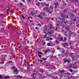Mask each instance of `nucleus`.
Returning a JSON list of instances; mask_svg holds the SVG:
<instances>
[{
	"label": "nucleus",
	"instance_id": "obj_1",
	"mask_svg": "<svg viewBox=\"0 0 79 79\" xmlns=\"http://www.w3.org/2000/svg\"><path fill=\"white\" fill-rule=\"evenodd\" d=\"M76 64H77V62H75L74 64H73H73L70 65L69 67H68V68H74L75 69H77V66H74V65Z\"/></svg>",
	"mask_w": 79,
	"mask_h": 79
},
{
	"label": "nucleus",
	"instance_id": "obj_2",
	"mask_svg": "<svg viewBox=\"0 0 79 79\" xmlns=\"http://www.w3.org/2000/svg\"><path fill=\"white\" fill-rule=\"evenodd\" d=\"M39 76V73H33L32 76H31V77L32 78V79H35L36 77V76Z\"/></svg>",
	"mask_w": 79,
	"mask_h": 79
},
{
	"label": "nucleus",
	"instance_id": "obj_3",
	"mask_svg": "<svg viewBox=\"0 0 79 79\" xmlns=\"http://www.w3.org/2000/svg\"><path fill=\"white\" fill-rule=\"evenodd\" d=\"M70 63V60L68 59H64V60L63 63Z\"/></svg>",
	"mask_w": 79,
	"mask_h": 79
},
{
	"label": "nucleus",
	"instance_id": "obj_4",
	"mask_svg": "<svg viewBox=\"0 0 79 79\" xmlns=\"http://www.w3.org/2000/svg\"><path fill=\"white\" fill-rule=\"evenodd\" d=\"M62 45L64 47L66 48V47H67L68 45V43H63Z\"/></svg>",
	"mask_w": 79,
	"mask_h": 79
},
{
	"label": "nucleus",
	"instance_id": "obj_5",
	"mask_svg": "<svg viewBox=\"0 0 79 79\" xmlns=\"http://www.w3.org/2000/svg\"><path fill=\"white\" fill-rule=\"evenodd\" d=\"M68 51L67 50L66 52L65 50H64L62 52V53H64V55H67V52Z\"/></svg>",
	"mask_w": 79,
	"mask_h": 79
},
{
	"label": "nucleus",
	"instance_id": "obj_6",
	"mask_svg": "<svg viewBox=\"0 0 79 79\" xmlns=\"http://www.w3.org/2000/svg\"><path fill=\"white\" fill-rule=\"evenodd\" d=\"M27 69H32V67H31V65L30 64H27Z\"/></svg>",
	"mask_w": 79,
	"mask_h": 79
},
{
	"label": "nucleus",
	"instance_id": "obj_7",
	"mask_svg": "<svg viewBox=\"0 0 79 79\" xmlns=\"http://www.w3.org/2000/svg\"><path fill=\"white\" fill-rule=\"evenodd\" d=\"M17 5L19 7H21V6H22L23 5L21 3H19L17 4Z\"/></svg>",
	"mask_w": 79,
	"mask_h": 79
},
{
	"label": "nucleus",
	"instance_id": "obj_8",
	"mask_svg": "<svg viewBox=\"0 0 79 79\" xmlns=\"http://www.w3.org/2000/svg\"><path fill=\"white\" fill-rule=\"evenodd\" d=\"M47 11L49 14H52V10H48Z\"/></svg>",
	"mask_w": 79,
	"mask_h": 79
},
{
	"label": "nucleus",
	"instance_id": "obj_9",
	"mask_svg": "<svg viewBox=\"0 0 79 79\" xmlns=\"http://www.w3.org/2000/svg\"><path fill=\"white\" fill-rule=\"evenodd\" d=\"M38 17L40 19H43V16H41L40 15H38Z\"/></svg>",
	"mask_w": 79,
	"mask_h": 79
},
{
	"label": "nucleus",
	"instance_id": "obj_10",
	"mask_svg": "<svg viewBox=\"0 0 79 79\" xmlns=\"http://www.w3.org/2000/svg\"><path fill=\"white\" fill-rule=\"evenodd\" d=\"M49 29H52L53 28V26H52V24H50V26L48 27Z\"/></svg>",
	"mask_w": 79,
	"mask_h": 79
},
{
	"label": "nucleus",
	"instance_id": "obj_11",
	"mask_svg": "<svg viewBox=\"0 0 79 79\" xmlns=\"http://www.w3.org/2000/svg\"><path fill=\"white\" fill-rule=\"evenodd\" d=\"M27 63H26V62H24L23 64V66H27Z\"/></svg>",
	"mask_w": 79,
	"mask_h": 79
},
{
	"label": "nucleus",
	"instance_id": "obj_12",
	"mask_svg": "<svg viewBox=\"0 0 79 79\" xmlns=\"http://www.w3.org/2000/svg\"><path fill=\"white\" fill-rule=\"evenodd\" d=\"M74 34V33L73 32H72V31H71L69 33V36L70 37V36L69 35H72V34Z\"/></svg>",
	"mask_w": 79,
	"mask_h": 79
},
{
	"label": "nucleus",
	"instance_id": "obj_13",
	"mask_svg": "<svg viewBox=\"0 0 79 79\" xmlns=\"http://www.w3.org/2000/svg\"><path fill=\"white\" fill-rule=\"evenodd\" d=\"M55 7H54V8H55L56 10V9L57 8V6H59V5L56 4H55Z\"/></svg>",
	"mask_w": 79,
	"mask_h": 79
},
{
	"label": "nucleus",
	"instance_id": "obj_14",
	"mask_svg": "<svg viewBox=\"0 0 79 79\" xmlns=\"http://www.w3.org/2000/svg\"><path fill=\"white\" fill-rule=\"evenodd\" d=\"M4 78L5 79H9V78H10V77L8 76H6L4 77Z\"/></svg>",
	"mask_w": 79,
	"mask_h": 79
},
{
	"label": "nucleus",
	"instance_id": "obj_15",
	"mask_svg": "<svg viewBox=\"0 0 79 79\" xmlns=\"http://www.w3.org/2000/svg\"><path fill=\"white\" fill-rule=\"evenodd\" d=\"M17 77V78H19L20 79L22 78V76L20 75H18Z\"/></svg>",
	"mask_w": 79,
	"mask_h": 79
},
{
	"label": "nucleus",
	"instance_id": "obj_16",
	"mask_svg": "<svg viewBox=\"0 0 79 79\" xmlns=\"http://www.w3.org/2000/svg\"><path fill=\"white\" fill-rule=\"evenodd\" d=\"M14 72L15 73H16V74H17V73H18V70L17 69H15L14 71Z\"/></svg>",
	"mask_w": 79,
	"mask_h": 79
},
{
	"label": "nucleus",
	"instance_id": "obj_17",
	"mask_svg": "<svg viewBox=\"0 0 79 79\" xmlns=\"http://www.w3.org/2000/svg\"><path fill=\"white\" fill-rule=\"evenodd\" d=\"M45 19H47V21H48V20H50V19L49 18V17H45Z\"/></svg>",
	"mask_w": 79,
	"mask_h": 79
},
{
	"label": "nucleus",
	"instance_id": "obj_18",
	"mask_svg": "<svg viewBox=\"0 0 79 79\" xmlns=\"http://www.w3.org/2000/svg\"><path fill=\"white\" fill-rule=\"evenodd\" d=\"M40 15H42V16H44L45 15V13H40Z\"/></svg>",
	"mask_w": 79,
	"mask_h": 79
},
{
	"label": "nucleus",
	"instance_id": "obj_19",
	"mask_svg": "<svg viewBox=\"0 0 79 79\" xmlns=\"http://www.w3.org/2000/svg\"><path fill=\"white\" fill-rule=\"evenodd\" d=\"M50 69H56L55 68V66H53V67H52L50 68Z\"/></svg>",
	"mask_w": 79,
	"mask_h": 79
},
{
	"label": "nucleus",
	"instance_id": "obj_20",
	"mask_svg": "<svg viewBox=\"0 0 79 79\" xmlns=\"http://www.w3.org/2000/svg\"><path fill=\"white\" fill-rule=\"evenodd\" d=\"M64 23L65 24H66V23H68V21H67L66 20L65 21V20H63V21Z\"/></svg>",
	"mask_w": 79,
	"mask_h": 79
},
{
	"label": "nucleus",
	"instance_id": "obj_21",
	"mask_svg": "<svg viewBox=\"0 0 79 79\" xmlns=\"http://www.w3.org/2000/svg\"><path fill=\"white\" fill-rule=\"evenodd\" d=\"M65 17V15H64L63 14H61V18H63V17Z\"/></svg>",
	"mask_w": 79,
	"mask_h": 79
},
{
	"label": "nucleus",
	"instance_id": "obj_22",
	"mask_svg": "<svg viewBox=\"0 0 79 79\" xmlns=\"http://www.w3.org/2000/svg\"><path fill=\"white\" fill-rule=\"evenodd\" d=\"M65 29H67L68 31H69V28L68 26L65 27Z\"/></svg>",
	"mask_w": 79,
	"mask_h": 79
},
{
	"label": "nucleus",
	"instance_id": "obj_23",
	"mask_svg": "<svg viewBox=\"0 0 79 79\" xmlns=\"http://www.w3.org/2000/svg\"><path fill=\"white\" fill-rule=\"evenodd\" d=\"M55 42H56V44H57V43L59 42V41L57 40H56V41H55Z\"/></svg>",
	"mask_w": 79,
	"mask_h": 79
},
{
	"label": "nucleus",
	"instance_id": "obj_24",
	"mask_svg": "<svg viewBox=\"0 0 79 79\" xmlns=\"http://www.w3.org/2000/svg\"><path fill=\"white\" fill-rule=\"evenodd\" d=\"M1 61H2V63H3V64L4 63V62L3 61H6V60L5 59H2V60H1Z\"/></svg>",
	"mask_w": 79,
	"mask_h": 79
},
{
	"label": "nucleus",
	"instance_id": "obj_25",
	"mask_svg": "<svg viewBox=\"0 0 79 79\" xmlns=\"http://www.w3.org/2000/svg\"><path fill=\"white\" fill-rule=\"evenodd\" d=\"M47 34H46L44 35V38H45V37H47Z\"/></svg>",
	"mask_w": 79,
	"mask_h": 79
},
{
	"label": "nucleus",
	"instance_id": "obj_26",
	"mask_svg": "<svg viewBox=\"0 0 79 79\" xmlns=\"http://www.w3.org/2000/svg\"><path fill=\"white\" fill-rule=\"evenodd\" d=\"M12 69H16V67L15 66H13L12 67Z\"/></svg>",
	"mask_w": 79,
	"mask_h": 79
},
{
	"label": "nucleus",
	"instance_id": "obj_27",
	"mask_svg": "<svg viewBox=\"0 0 79 79\" xmlns=\"http://www.w3.org/2000/svg\"><path fill=\"white\" fill-rule=\"evenodd\" d=\"M47 34L48 35H49V34H52V32H51L48 31V33H47Z\"/></svg>",
	"mask_w": 79,
	"mask_h": 79
},
{
	"label": "nucleus",
	"instance_id": "obj_28",
	"mask_svg": "<svg viewBox=\"0 0 79 79\" xmlns=\"http://www.w3.org/2000/svg\"><path fill=\"white\" fill-rule=\"evenodd\" d=\"M69 44H73V41H70L69 42Z\"/></svg>",
	"mask_w": 79,
	"mask_h": 79
},
{
	"label": "nucleus",
	"instance_id": "obj_29",
	"mask_svg": "<svg viewBox=\"0 0 79 79\" xmlns=\"http://www.w3.org/2000/svg\"><path fill=\"white\" fill-rule=\"evenodd\" d=\"M22 18L23 19H25V17H24V15H23V14H22Z\"/></svg>",
	"mask_w": 79,
	"mask_h": 79
},
{
	"label": "nucleus",
	"instance_id": "obj_30",
	"mask_svg": "<svg viewBox=\"0 0 79 79\" xmlns=\"http://www.w3.org/2000/svg\"><path fill=\"white\" fill-rule=\"evenodd\" d=\"M47 45H48V46H51L50 43H47Z\"/></svg>",
	"mask_w": 79,
	"mask_h": 79
},
{
	"label": "nucleus",
	"instance_id": "obj_31",
	"mask_svg": "<svg viewBox=\"0 0 79 79\" xmlns=\"http://www.w3.org/2000/svg\"><path fill=\"white\" fill-rule=\"evenodd\" d=\"M48 51L47 50H46L44 51V52L45 53H47V52H48Z\"/></svg>",
	"mask_w": 79,
	"mask_h": 79
},
{
	"label": "nucleus",
	"instance_id": "obj_32",
	"mask_svg": "<svg viewBox=\"0 0 79 79\" xmlns=\"http://www.w3.org/2000/svg\"><path fill=\"white\" fill-rule=\"evenodd\" d=\"M43 31L44 33L45 34H46V32H45V30H43Z\"/></svg>",
	"mask_w": 79,
	"mask_h": 79
},
{
	"label": "nucleus",
	"instance_id": "obj_33",
	"mask_svg": "<svg viewBox=\"0 0 79 79\" xmlns=\"http://www.w3.org/2000/svg\"><path fill=\"white\" fill-rule=\"evenodd\" d=\"M20 58H21L22 60V59H23V56H20Z\"/></svg>",
	"mask_w": 79,
	"mask_h": 79
},
{
	"label": "nucleus",
	"instance_id": "obj_34",
	"mask_svg": "<svg viewBox=\"0 0 79 79\" xmlns=\"http://www.w3.org/2000/svg\"><path fill=\"white\" fill-rule=\"evenodd\" d=\"M75 2L77 3L78 2H79V0H75Z\"/></svg>",
	"mask_w": 79,
	"mask_h": 79
},
{
	"label": "nucleus",
	"instance_id": "obj_35",
	"mask_svg": "<svg viewBox=\"0 0 79 79\" xmlns=\"http://www.w3.org/2000/svg\"><path fill=\"white\" fill-rule=\"evenodd\" d=\"M65 71H64V70H62V73H63L64 74V73H64V72H65Z\"/></svg>",
	"mask_w": 79,
	"mask_h": 79
},
{
	"label": "nucleus",
	"instance_id": "obj_36",
	"mask_svg": "<svg viewBox=\"0 0 79 79\" xmlns=\"http://www.w3.org/2000/svg\"><path fill=\"white\" fill-rule=\"evenodd\" d=\"M50 65V63H48L47 64H46V66H49Z\"/></svg>",
	"mask_w": 79,
	"mask_h": 79
},
{
	"label": "nucleus",
	"instance_id": "obj_37",
	"mask_svg": "<svg viewBox=\"0 0 79 79\" xmlns=\"http://www.w3.org/2000/svg\"><path fill=\"white\" fill-rule=\"evenodd\" d=\"M71 16H73V17L74 16V15L73 14H72L71 15Z\"/></svg>",
	"mask_w": 79,
	"mask_h": 79
},
{
	"label": "nucleus",
	"instance_id": "obj_38",
	"mask_svg": "<svg viewBox=\"0 0 79 79\" xmlns=\"http://www.w3.org/2000/svg\"><path fill=\"white\" fill-rule=\"evenodd\" d=\"M22 46H21V45L19 46V47H18V48H21Z\"/></svg>",
	"mask_w": 79,
	"mask_h": 79
},
{
	"label": "nucleus",
	"instance_id": "obj_39",
	"mask_svg": "<svg viewBox=\"0 0 79 79\" xmlns=\"http://www.w3.org/2000/svg\"><path fill=\"white\" fill-rule=\"evenodd\" d=\"M73 21H74V22H75L76 21V19H73Z\"/></svg>",
	"mask_w": 79,
	"mask_h": 79
},
{
	"label": "nucleus",
	"instance_id": "obj_40",
	"mask_svg": "<svg viewBox=\"0 0 79 79\" xmlns=\"http://www.w3.org/2000/svg\"><path fill=\"white\" fill-rule=\"evenodd\" d=\"M34 14H35V13H32L31 14V15H32V16H33V15H34Z\"/></svg>",
	"mask_w": 79,
	"mask_h": 79
},
{
	"label": "nucleus",
	"instance_id": "obj_41",
	"mask_svg": "<svg viewBox=\"0 0 79 79\" xmlns=\"http://www.w3.org/2000/svg\"><path fill=\"white\" fill-rule=\"evenodd\" d=\"M70 55L71 56H73V55H74L73 53H70Z\"/></svg>",
	"mask_w": 79,
	"mask_h": 79
},
{
	"label": "nucleus",
	"instance_id": "obj_42",
	"mask_svg": "<svg viewBox=\"0 0 79 79\" xmlns=\"http://www.w3.org/2000/svg\"><path fill=\"white\" fill-rule=\"evenodd\" d=\"M40 72H41V73H43V72H44V70L43 69L41 70Z\"/></svg>",
	"mask_w": 79,
	"mask_h": 79
},
{
	"label": "nucleus",
	"instance_id": "obj_43",
	"mask_svg": "<svg viewBox=\"0 0 79 79\" xmlns=\"http://www.w3.org/2000/svg\"><path fill=\"white\" fill-rule=\"evenodd\" d=\"M57 28H58L57 27H56V28L55 30V31H58V30H57Z\"/></svg>",
	"mask_w": 79,
	"mask_h": 79
},
{
	"label": "nucleus",
	"instance_id": "obj_44",
	"mask_svg": "<svg viewBox=\"0 0 79 79\" xmlns=\"http://www.w3.org/2000/svg\"><path fill=\"white\" fill-rule=\"evenodd\" d=\"M12 62H13V61H12V60H11V61H9L8 62V63H12Z\"/></svg>",
	"mask_w": 79,
	"mask_h": 79
},
{
	"label": "nucleus",
	"instance_id": "obj_45",
	"mask_svg": "<svg viewBox=\"0 0 79 79\" xmlns=\"http://www.w3.org/2000/svg\"><path fill=\"white\" fill-rule=\"evenodd\" d=\"M57 50H61V48L60 47H58L57 48Z\"/></svg>",
	"mask_w": 79,
	"mask_h": 79
},
{
	"label": "nucleus",
	"instance_id": "obj_46",
	"mask_svg": "<svg viewBox=\"0 0 79 79\" xmlns=\"http://www.w3.org/2000/svg\"><path fill=\"white\" fill-rule=\"evenodd\" d=\"M10 7H9L8 8V10L9 11H10Z\"/></svg>",
	"mask_w": 79,
	"mask_h": 79
},
{
	"label": "nucleus",
	"instance_id": "obj_47",
	"mask_svg": "<svg viewBox=\"0 0 79 79\" xmlns=\"http://www.w3.org/2000/svg\"><path fill=\"white\" fill-rule=\"evenodd\" d=\"M2 56H6V57H7V55H2Z\"/></svg>",
	"mask_w": 79,
	"mask_h": 79
},
{
	"label": "nucleus",
	"instance_id": "obj_48",
	"mask_svg": "<svg viewBox=\"0 0 79 79\" xmlns=\"http://www.w3.org/2000/svg\"><path fill=\"white\" fill-rule=\"evenodd\" d=\"M38 56L40 57V58H41V57H42V56L40 55H38Z\"/></svg>",
	"mask_w": 79,
	"mask_h": 79
},
{
	"label": "nucleus",
	"instance_id": "obj_49",
	"mask_svg": "<svg viewBox=\"0 0 79 79\" xmlns=\"http://www.w3.org/2000/svg\"><path fill=\"white\" fill-rule=\"evenodd\" d=\"M44 60H47V58H44Z\"/></svg>",
	"mask_w": 79,
	"mask_h": 79
},
{
	"label": "nucleus",
	"instance_id": "obj_50",
	"mask_svg": "<svg viewBox=\"0 0 79 79\" xmlns=\"http://www.w3.org/2000/svg\"><path fill=\"white\" fill-rule=\"evenodd\" d=\"M70 72H71L72 73V72H73V70L72 69L70 70Z\"/></svg>",
	"mask_w": 79,
	"mask_h": 79
},
{
	"label": "nucleus",
	"instance_id": "obj_51",
	"mask_svg": "<svg viewBox=\"0 0 79 79\" xmlns=\"http://www.w3.org/2000/svg\"><path fill=\"white\" fill-rule=\"evenodd\" d=\"M55 4H56V5H58V2H57L56 3H55Z\"/></svg>",
	"mask_w": 79,
	"mask_h": 79
},
{
	"label": "nucleus",
	"instance_id": "obj_52",
	"mask_svg": "<svg viewBox=\"0 0 79 79\" xmlns=\"http://www.w3.org/2000/svg\"><path fill=\"white\" fill-rule=\"evenodd\" d=\"M66 10H67L64 9L63 11V12H65V11H66Z\"/></svg>",
	"mask_w": 79,
	"mask_h": 79
},
{
	"label": "nucleus",
	"instance_id": "obj_53",
	"mask_svg": "<svg viewBox=\"0 0 79 79\" xmlns=\"http://www.w3.org/2000/svg\"><path fill=\"white\" fill-rule=\"evenodd\" d=\"M48 5H49V4H45V6H48Z\"/></svg>",
	"mask_w": 79,
	"mask_h": 79
},
{
	"label": "nucleus",
	"instance_id": "obj_54",
	"mask_svg": "<svg viewBox=\"0 0 79 79\" xmlns=\"http://www.w3.org/2000/svg\"><path fill=\"white\" fill-rule=\"evenodd\" d=\"M64 40H66V38L64 37Z\"/></svg>",
	"mask_w": 79,
	"mask_h": 79
},
{
	"label": "nucleus",
	"instance_id": "obj_55",
	"mask_svg": "<svg viewBox=\"0 0 79 79\" xmlns=\"http://www.w3.org/2000/svg\"><path fill=\"white\" fill-rule=\"evenodd\" d=\"M51 19L52 21H53V20H54V19H53V18H52Z\"/></svg>",
	"mask_w": 79,
	"mask_h": 79
},
{
	"label": "nucleus",
	"instance_id": "obj_56",
	"mask_svg": "<svg viewBox=\"0 0 79 79\" xmlns=\"http://www.w3.org/2000/svg\"><path fill=\"white\" fill-rule=\"evenodd\" d=\"M49 40H53V39H52V38H49Z\"/></svg>",
	"mask_w": 79,
	"mask_h": 79
},
{
	"label": "nucleus",
	"instance_id": "obj_57",
	"mask_svg": "<svg viewBox=\"0 0 79 79\" xmlns=\"http://www.w3.org/2000/svg\"><path fill=\"white\" fill-rule=\"evenodd\" d=\"M63 37H61V38H60V40H63Z\"/></svg>",
	"mask_w": 79,
	"mask_h": 79
},
{
	"label": "nucleus",
	"instance_id": "obj_58",
	"mask_svg": "<svg viewBox=\"0 0 79 79\" xmlns=\"http://www.w3.org/2000/svg\"><path fill=\"white\" fill-rule=\"evenodd\" d=\"M66 18H69L68 17V15H67V16L66 17Z\"/></svg>",
	"mask_w": 79,
	"mask_h": 79
},
{
	"label": "nucleus",
	"instance_id": "obj_59",
	"mask_svg": "<svg viewBox=\"0 0 79 79\" xmlns=\"http://www.w3.org/2000/svg\"><path fill=\"white\" fill-rule=\"evenodd\" d=\"M43 45H45V42H44L43 43Z\"/></svg>",
	"mask_w": 79,
	"mask_h": 79
},
{
	"label": "nucleus",
	"instance_id": "obj_60",
	"mask_svg": "<svg viewBox=\"0 0 79 79\" xmlns=\"http://www.w3.org/2000/svg\"><path fill=\"white\" fill-rule=\"evenodd\" d=\"M28 2H30L31 1V0H28Z\"/></svg>",
	"mask_w": 79,
	"mask_h": 79
},
{
	"label": "nucleus",
	"instance_id": "obj_61",
	"mask_svg": "<svg viewBox=\"0 0 79 79\" xmlns=\"http://www.w3.org/2000/svg\"><path fill=\"white\" fill-rule=\"evenodd\" d=\"M40 62H41V63H42V60H40Z\"/></svg>",
	"mask_w": 79,
	"mask_h": 79
},
{
	"label": "nucleus",
	"instance_id": "obj_62",
	"mask_svg": "<svg viewBox=\"0 0 79 79\" xmlns=\"http://www.w3.org/2000/svg\"><path fill=\"white\" fill-rule=\"evenodd\" d=\"M39 25L40 26H41V24L40 23L39 24Z\"/></svg>",
	"mask_w": 79,
	"mask_h": 79
},
{
	"label": "nucleus",
	"instance_id": "obj_63",
	"mask_svg": "<svg viewBox=\"0 0 79 79\" xmlns=\"http://www.w3.org/2000/svg\"><path fill=\"white\" fill-rule=\"evenodd\" d=\"M0 79H2V76L0 75Z\"/></svg>",
	"mask_w": 79,
	"mask_h": 79
},
{
	"label": "nucleus",
	"instance_id": "obj_64",
	"mask_svg": "<svg viewBox=\"0 0 79 79\" xmlns=\"http://www.w3.org/2000/svg\"><path fill=\"white\" fill-rule=\"evenodd\" d=\"M47 38L48 39H49V37H47Z\"/></svg>",
	"mask_w": 79,
	"mask_h": 79
}]
</instances>
